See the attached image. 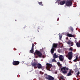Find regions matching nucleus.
Masks as SVG:
<instances>
[{"label":"nucleus","instance_id":"obj_11","mask_svg":"<svg viewBox=\"0 0 80 80\" xmlns=\"http://www.w3.org/2000/svg\"><path fill=\"white\" fill-rule=\"evenodd\" d=\"M37 67H38L39 69H40L42 68V66L40 63H39L38 62Z\"/></svg>","mask_w":80,"mask_h":80},{"label":"nucleus","instance_id":"obj_40","mask_svg":"<svg viewBox=\"0 0 80 80\" xmlns=\"http://www.w3.org/2000/svg\"><path fill=\"white\" fill-rule=\"evenodd\" d=\"M43 58V56H42Z\"/></svg>","mask_w":80,"mask_h":80},{"label":"nucleus","instance_id":"obj_16","mask_svg":"<svg viewBox=\"0 0 80 80\" xmlns=\"http://www.w3.org/2000/svg\"><path fill=\"white\" fill-rule=\"evenodd\" d=\"M34 50V49L31 48V50H30L29 53H33L34 52V51H33Z\"/></svg>","mask_w":80,"mask_h":80},{"label":"nucleus","instance_id":"obj_24","mask_svg":"<svg viewBox=\"0 0 80 80\" xmlns=\"http://www.w3.org/2000/svg\"><path fill=\"white\" fill-rule=\"evenodd\" d=\"M80 74V71H78V72L77 73V75H79Z\"/></svg>","mask_w":80,"mask_h":80},{"label":"nucleus","instance_id":"obj_30","mask_svg":"<svg viewBox=\"0 0 80 80\" xmlns=\"http://www.w3.org/2000/svg\"><path fill=\"white\" fill-rule=\"evenodd\" d=\"M38 30H40V28H38V32H39V31H38Z\"/></svg>","mask_w":80,"mask_h":80},{"label":"nucleus","instance_id":"obj_35","mask_svg":"<svg viewBox=\"0 0 80 80\" xmlns=\"http://www.w3.org/2000/svg\"><path fill=\"white\" fill-rule=\"evenodd\" d=\"M58 0H59V1H60V0H58Z\"/></svg>","mask_w":80,"mask_h":80},{"label":"nucleus","instance_id":"obj_37","mask_svg":"<svg viewBox=\"0 0 80 80\" xmlns=\"http://www.w3.org/2000/svg\"><path fill=\"white\" fill-rule=\"evenodd\" d=\"M59 24H57V25H59Z\"/></svg>","mask_w":80,"mask_h":80},{"label":"nucleus","instance_id":"obj_10","mask_svg":"<svg viewBox=\"0 0 80 80\" xmlns=\"http://www.w3.org/2000/svg\"><path fill=\"white\" fill-rule=\"evenodd\" d=\"M38 64V62H34L33 63H32L31 65L32 66V67H37Z\"/></svg>","mask_w":80,"mask_h":80},{"label":"nucleus","instance_id":"obj_5","mask_svg":"<svg viewBox=\"0 0 80 80\" xmlns=\"http://www.w3.org/2000/svg\"><path fill=\"white\" fill-rule=\"evenodd\" d=\"M72 2L71 1H66V5L67 7H72Z\"/></svg>","mask_w":80,"mask_h":80},{"label":"nucleus","instance_id":"obj_41","mask_svg":"<svg viewBox=\"0 0 80 80\" xmlns=\"http://www.w3.org/2000/svg\"><path fill=\"white\" fill-rule=\"evenodd\" d=\"M30 41H31V40H30Z\"/></svg>","mask_w":80,"mask_h":80},{"label":"nucleus","instance_id":"obj_23","mask_svg":"<svg viewBox=\"0 0 80 80\" xmlns=\"http://www.w3.org/2000/svg\"><path fill=\"white\" fill-rule=\"evenodd\" d=\"M71 30L72 32H73V28H71Z\"/></svg>","mask_w":80,"mask_h":80},{"label":"nucleus","instance_id":"obj_39","mask_svg":"<svg viewBox=\"0 0 80 80\" xmlns=\"http://www.w3.org/2000/svg\"><path fill=\"white\" fill-rule=\"evenodd\" d=\"M55 3H57V2H55Z\"/></svg>","mask_w":80,"mask_h":80},{"label":"nucleus","instance_id":"obj_17","mask_svg":"<svg viewBox=\"0 0 80 80\" xmlns=\"http://www.w3.org/2000/svg\"><path fill=\"white\" fill-rule=\"evenodd\" d=\"M76 45L78 47H80V42H77Z\"/></svg>","mask_w":80,"mask_h":80},{"label":"nucleus","instance_id":"obj_15","mask_svg":"<svg viewBox=\"0 0 80 80\" xmlns=\"http://www.w3.org/2000/svg\"><path fill=\"white\" fill-rule=\"evenodd\" d=\"M67 36H68V37H73V36L71 34H68Z\"/></svg>","mask_w":80,"mask_h":80},{"label":"nucleus","instance_id":"obj_22","mask_svg":"<svg viewBox=\"0 0 80 80\" xmlns=\"http://www.w3.org/2000/svg\"><path fill=\"white\" fill-rule=\"evenodd\" d=\"M34 46H35V45L33 44H32V47L31 48L32 49H34V48H34Z\"/></svg>","mask_w":80,"mask_h":80},{"label":"nucleus","instance_id":"obj_25","mask_svg":"<svg viewBox=\"0 0 80 80\" xmlns=\"http://www.w3.org/2000/svg\"><path fill=\"white\" fill-rule=\"evenodd\" d=\"M60 40H61L62 38V36H59V37Z\"/></svg>","mask_w":80,"mask_h":80},{"label":"nucleus","instance_id":"obj_2","mask_svg":"<svg viewBox=\"0 0 80 80\" xmlns=\"http://www.w3.org/2000/svg\"><path fill=\"white\" fill-rule=\"evenodd\" d=\"M61 70L63 73L65 74L67 73V71L66 70H68V68L66 67H64L61 68Z\"/></svg>","mask_w":80,"mask_h":80},{"label":"nucleus","instance_id":"obj_31","mask_svg":"<svg viewBox=\"0 0 80 80\" xmlns=\"http://www.w3.org/2000/svg\"><path fill=\"white\" fill-rule=\"evenodd\" d=\"M62 80H65L64 78L62 79Z\"/></svg>","mask_w":80,"mask_h":80},{"label":"nucleus","instance_id":"obj_34","mask_svg":"<svg viewBox=\"0 0 80 80\" xmlns=\"http://www.w3.org/2000/svg\"><path fill=\"white\" fill-rule=\"evenodd\" d=\"M33 25H32V27H33Z\"/></svg>","mask_w":80,"mask_h":80},{"label":"nucleus","instance_id":"obj_13","mask_svg":"<svg viewBox=\"0 0 80 80\" xmlns=\"http://www.w3.org/2000/svg\"><path fill=\"white\" fill-rule=\"evenodd\" d=\"M65 1H61L60 2L59 4H60L61 5H63V4H65Z\"/></svg>","mask_w":80,"mask_h":80},{"label":"nucleus","instance_id":"obj_36","mask_svg":"<svg viewBox=\"0 0 80 80\" xmlns=\"http://www.w3.org/2000/svg\"><path fill=\"white\" fill-rule=\"evenodd\" d=\"M14 50H16L15 49V48H14Z\"/></svg>","mask_w":80,"mask_h":80},{"label":"nucleus","instance_id":"obj_3","mask_svg":"<svg viewBox=\"0 0 80 80\" xmlns=\"http://www.w3.org/2000/svg\"><path fill=\"white\" fill-rule=\"evenodd\" d=\"M34 54V55H38V57H39V58H41V57L42 56V53H41L40 52L37 50H36L35 51V53Z\"/></svg>","mask_w":80,"mask_h":80},{"label":"nucleus","instance_id":"obj_20","mask_svg":"<svg viewBox=\"0 0 80 80\" xmlns=\"http://www.w3.org/2000/svg\"><path fill=\"white\" fill-rule=\"evenodd\" d=\"M78 59V56H77L76 57V59H74V60H76V61H75L76 62H77V60Z\"/></svg>","mask_w":80,"mask_h":80},{"label":"nucleus","instance_id":"obj_8","mask_svg":"<svg viewBox=\"0 0 80 80\" xmlns=\"http://www.w3.org/2000/svg\"><path fill=\"white\" fill-rule=\"evenodd\" d=\"M58 58L59 59V60L61 61V62H63V60H64V57L62 55H59L58 56Z\"/></svg>","mask_w":80,"mask_h":80},{"label":"nucleus","instance_id":"obj_26","mask_svg":"<svg viewBox=\"0 0 80 80\" xmlns=\"http://www.w3.org/2000/svg\"><path fill=\"white\" fill-rule=\"evenodd\" d=\"M57 65H60V62H57Z\"/></svg>","mask_w":80,"mask_h":80},{"label":"nucleus","instance_id":"obj_32","mask_svg":"<svg viewBox=\"0 0 80 80\" xmlns=\"http://www.w3.org/2000/svg\"><path fill=\"white\" fill-rule=\"evenodd\" d=\"M73 61H74V62H76V60H73Z\"/></svg>","mask_w":80,"mask_h":80},{"label":"nucleus","instance_id":"obj_4","mask_svg":"<svg viewBox=\"0 0 80 80\" xmlns=\"http://www.w3.org/2000/svg\"><path fill=\"white\" fill-rule=\"evenodd\" d=\"M68 59H69V60H72V59L73 57V53L72 52H69L68 54Z\"/></svg>","mask_w":80,"mask_h":80},{"label":"nucleus","instance_id":"obj_21","mask_svg":"<svg viewBox=\"0 0 80 80\" xmlns=\"http://www.w3.org/2000/svg\"><path fill=\"white\" fill-rule=\"evenodd\" d=\"M55 59L54 58V59H52V62H57V61H56V60H55Z\"/></svg>","mask_w":80,"mask_h":80},{"label":"nucleus","instance_id":"obj_7","mask_svg":"<svg viewBox=\"0 0 80 80\" xmlns=\"http://www.w3.org/2000/svg\"><path fill=\"white\" fill-rule=\"evenodd\" d=\"M19 63L20 62L18 61H14L12 62V65L15 66L18 65H19Z\"/></svg>","mask_w":80,"mask_h":80},{"label":"nucleus","instance_id":"obj_19","mask_svg":"<svg viewBox=\"0 0 80 80\" xmlns=\"http://www.w3.org/2000/svg\"><path fill=\"white\" fill-rule=\"evenodd\" d=\"M69 51H71V52H72V51H73V48H72V47H71L69 49Z\"/></svg>","mask_w":80,"mask_h":80},{"label":"nucleus","instance_id":"obj_6","mask_svg":"<svg viewBox=\"0 0 80 80\" xmlns=\"http://www.w3.org/2000/svg\"><path fill=\"white\" fill-rule=\"evenodd\" d=\"M46 69L48 70H50V69L52 68V65L51 64L47 63L46 64Z\"/></svg>","mask_w":80,"mask_h":80},{"label":"nucleus","instance_id":"obj_12","mask_svg":"<svg viewBox=\"0 0 80 80\" xmlns=\"http://www.w3.org/2000/svg\"><path fill=\"white\" fill-rule=\"evenodd\" d=\"M59 55V54L57 55V54L56 53H54V54L53 55V58H54V59H55V58H58Z\"/></svg>","mask_w":80,"mask_h":80},{"label":"nucleus","instance_id":"obj_38","mask_svg":"<svg viewBox=\"0 0 80 80\" xmlns=\"http://www.w3.org/2000/svg\"><path fill=\"white\" fill-rule=\"evenodd\" d=\"M16 22H17V20H15Z\"/></svg>","mask_w":80,"mask_h":80},{"label":"nucleus","instance_id":"obj_29","mask_svg":"<svg viewBox=\"0 0 80 80\" xmlns=\"http://www.w3.org/2000/svg\"><path fill=\"white\" fill-rule=\"evenodd\" d=\"M73 73V71H72L71 70V73Z\"/></svg>","mask_w":80,"mask_h":80},{"label":"nucleus","instance_id":"obj_1","mask_svg":"<svg viewBox=\"0 0 80 80\" xmlns=\"http://www.w3.org/2000/svg\"><path fill=\"white\" fill-rule=\"evenodd\" d=\"M58 46V44L54 43L52 44V48L51 49V53L53 54L55 52V50L57 48V46Z\"/></svg>","mask_w":80,"mask_h":80},{"label":"nucleus","instance_id":"obj_27","mask_svg":"<svg viewBox=\"0 0 80 80\" xmlns=\"http://www.w3.org/2000/svg\"><path fill=\"white\" fill-rule=\"evenodd\" d=\"M60 78H61V79L62 80V79H63V78H64L63 77V76H61Z\"/></svg>","mask_w":80,"mask_h":80},{"label":"nucleus","instance_id":"obj_28","mask_svg":"<svg viewBox=\"0 0 80 80\" xmlns=\"http://www.w3.org/2000/svg\"><path fill=\"white\" fill-rule=\"evenodd\" d=\"M58 66L59 67H62V64H59V65H58Z\"/></svg>","mask_w":80,"mask_h":80},{"label":"nucleus","instance_id":"obj_33","mask_svg":"<svg viewBox=\"0 0 80 80\" xmlns=\"http://www.w3.org/2000/svg\"><path fill=\"white\" fill-rule=\"evenodd\" d=\"M68 0V1H71V0Z\"/></svg>","mask_w":80,"mask_h":80},{"label":"nucleus","instance_id":"obj_18","mask_svg":"<svg viewBox=\"0 0 80 80\" xmlns=\"http://www.w3.org/2000/svg\"><path fill=\"white\" fill-rule=\"evenodd\" d=\"M38 3L39 4V5H41V6H43V5L42 4V2H39Z\"/></svg>","mask_w":80,"mask_h":80},{"label":"nucleus","instance_id":"obj_14","mask_svg":"<svg viewBox=\"0 0 80 80\" xmlns=\"http://www.w3.org/2000/svg\"><path fill=\"white\" fill-rule=\"evenodd\" d=\"M71 72H72V70H70L68 73L67 74V76H70V75H72V73H71Z\"/></svg>","mask_w":80,"mask_h":80},{"label":"nucleus","instance_id":"obj_9","mask_svg":"<svg viewBox=\"0 0 80 80\" xmlns=\"http://www.w3.org/2000/svg\"><path fill=\"white\" fill-rule=\"evenodd\" d=\"M68 44L69 45V47H72L73 45V42H72L71 40H69L68 42H67Z\"/></svg>","mask_w":80,"mask_h":80}]
</instances>
